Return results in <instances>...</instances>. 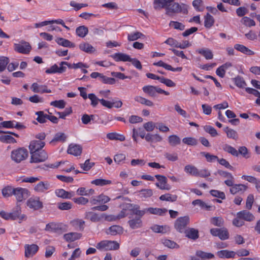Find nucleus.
I'll return each mask as SVG.
<instances>
[{
  "mask_svg": "<svg viewBox=\"0 0 260 260\" xmlns=\"http://www.w3.org/2000/svg\"><path fill=\"white\" fill-rule=\"evenodd\" d=\"M175 0H154V8L159 10L162 8L166 9V13L168 15L174 14L187 13V6L184 4L174 2Z\"/></svg>",
  "mask_w": 260,
  "mask_h": 260,
  "instance_id": "nucleus-1",
  "label": "nucleus"
},
{
  "mask_svg": "<svg viewBox=\"0 0 260 260\" xmlns=\"http://www.w3.org/2000/svg\"><path fill=\"white\" fill-rule=\"evenodd\" d=\"M96 247L99 250H116L119 248L120 245L116 241L103 240L97 244Z\"/></svg>",
  "mask_w": 260,
  "mask_h": 260,
  "instance_id": "nucleus-2",
  "label": "nucleus"
},
{
  "mask_svg": "<svg viewBox=\"0 0 260 260\" xmlns=\"http://www.w3.org/2000/svg\"><path fill=\"white\" fill-rule=\"evenodd\" d=\"M28 156V151L24 148H18L11 152V157L15 162L19 163Z\"/></svg>",
  "mask_w": 260,
  "mask_h": 260,
  "instance_id": "nucleus-3",
  "label": "nucleus"
},
{
  "mask_svg": "<svg viewBox=\"0 0 260 260\" xmlns=\"http://www.w3.org/2000/svg\"><path fill=\"white\" fill-rule=\"evenodd\" d=\"M30 162L39 163L45 161L48 158V154L44 150L31 152Z\"/></svg>",
  "mask_w": 260,
  "mask_h": 260,
  "instance_id": "nucleus-4",
  "label": "nucleus"
},
{
  "mask_svg": "<svg viewBox=\"0 0 260 260\" xmlns=\"http://www.w3.org/2000/svg\"><path fill=\"white\" fill-rule=\"evenodd\" d=\"M142 90L144 92L148 94L149 96L152 97H155L156 95V93L164 94L165 95H168L170 93L160 88L154 86L152 85H146L144 86L142 88Z\"/></svg>",
  "mask_w": 260,
  "mask_h": 260,
  "instance_id": "nucleus-5",
  "label": "nucleus"
},
{
  "mask_svg": "<svg viewBox=\"0 0 260 260\" xmlns=\"http://www.w3.org/2000/svg\"><path fill=\"white\" fill-rule=\"evenodd\" d=\"M189 217L188 216L178 218L174 223L175 229L179 233H184L189 223Z\"/></svg>",
  "mask_w": 260,
  "mask_h": 260,
  "instance_id": "nucleus-6",
  "label": "nucleus"
},
{
  "mask_svg": "<svg viewBox=\"0 0 260 260\" xmlns=\"http://www.w3.org/2000/svg\"><path fill=\"white\" fill-rule=\"evenodd\" d=\"M45 230L52 233H61L66 230V225L61 223L50 222L46 225Z\"/></svg>",
  "mask_w": 260,
  "mask_h": 260,
  "instance_id": "nucleus-7",
  "label": "nucleus"
},
{
  "mask_svg": "<svg viewBox=\"0 0 260 260\" xmlns=\"http://www.w3.org/2000/svg\"><path fill=\"white\" fill-rule=\"evenodd\" d=\"M31 49V47L29 43L24 41H21L20 43H15L14 44V50L23 54H28Z\"/></svg>",
  "mask_w": 260,
  "mask_h": 260,
  "instance_id": "nucleus-8",
  "label": "nucleus"
},
{
  "mask_svg": "<svg viewBox=\"0 0 260 260\" xmlns=\"http://www.w3.org/2000/svg\"><path fill=\"white\" fill-rule=\"evenodd\" d=\"M154 177L158 181L155 183V185L159 189L166 190H170L171 189V186L168 183V179L165 176L155 175Z\"/></svg>",
  "mask_w": 260,
  "mask_h": 260,
  "instance_id": "nucleus-9",
  "label": "nucleus"
},
{
  "mask_svg": "<svg viewBox=\"0 0 260 260\" xmlns=\"http://www.w3.org/2000/svg\"><path fill=\"white\" fill-rule=\"evenodd\" d=\"M51 188L50 183L47 181H40L34 187L35 192L38 193H46Z\"/></svg>",
  "mask_w": 260,
  "mask_h": 260,
  "instance_id": "nucleus-10",
  "label": "nucleus"
},
{
  "mask_svg": "<svg viewBox=\"0 0 260 260\" xmlns=\"http://www.w3.org/2000/svg\"><path fill=\"white\" fill-rule=\"evenodd\" d=\"M28 193L29 191L26 188L17 187L14 188L13 195L18 202H22L28 197Z\"/></svg>",
  "mask_w": 260,
  "mask_h": 260,
  "instance_id": "nucleus-11",
  "label": "nucleus"
},
{
  "mask_svg": "<svg viewBox=\"0 0 260 260\" xmlns=\"http://www.w3.org/2000/svg\"><path fill=\"white\" fill-rule=\"evenodd\" d=\"M26 217L25 214H21V210L20 206H17L15 210L10 212V220H18L19 223L26 220Z\"/></svg>",
  "mask_w": 260,
  "mask_h": 260,
  "instance_id": "nucleus-12",
  "label": "nucleus"
},
{
  "mask_svg": "<svg viewBox=\"0 0 260 260\" xmlns=\"http://www.w3.org/2000/svg\"><path fill=\"white\" fill-rule=\"evenodd\" d=\"M26 204L29 208L35 210L42 209L43 207V203L40 200L39 197L29 198L27 200Z\"/></svg>",
  "mask_w": 260,
  "mask_h": 260,
  "instance_id": "nucleus-13",
  "label": "nucleus"
},
{
  "mask_svg": "<svg viewBox=\"0 0 260 260\" xmlns=\"http://www.w3.org/2000/svg\"><path fill=\"white\" fill-rule=\"evenodd\" d=\"M25 256L27 258L32 257L38 251L39 247L35 244H25L24 246Z\"/></svg>",
  "mask_w": 260,
  "mask_h": 260,
  "instance_id": "nucleus-14",
  "label": "nucleus"
},
{
  "mask_svg": "<svg viewBox=\"0 0 260 260\" xmlns=\"http://www.w3.org/2000/svg\"><path fill=\"white\" fill-rule=\"evenodd\" d=\"M31 89L35 93H49L52 92L51 89L48 88V87L46 85H40L37 83H34L32 84L31 86Z\"/></svg>",
  "mask_w": 260,
  "mask_h": 260,
  "instance_id": "nucleus-15",
  "label": "nucleus"
},
{
  "mask_svg": "<svg viewBox=\"0 0 260 260\" xmlns=\"http://www.w3.org/2000/svg\"><path fill=\"white\" fill-rule=\"evenodd\" d=\"M45 145V143L44 141L40 140H32L30 141L29 145L30 153L43 150Z\"/></svg>",
  "mask_w": 260,
  "mask_h": 260,
  "instance_id": "nucleus-16",
  "label": "nucleus"
},
{
  "mask_svg": "<svg viewBox=\"0 0 260 260\" xmlns=\"http://www.w3.org/2000/svg\"><path fill=\"white\" fill-rule=\"evenodd\" d=\"M110 198L103 194H101L98 196L94 197L90 200L91 205L103 204L109 202Z\"/></svg>",
  "mask_w": 260,
  "mask_h": 260,
  "instance_id": "nucleus-17",
  "label": "nucleus"
},
{
  "mask_svg": "<svg viewBox=\"0 0 260 260\" xmlns=\"http://www.w3.org/2000/svg\"><path fill=\"white\" fill-rule=\"evenodd\" d=\"M236 215L238 216L239 218H241L243 221L248 222L252 221L255 219V217L252 213L245 210L237 212Z\"/></svg>",
  "mask_w": 260,
  "mask_h": 260,
  "instance_id": "nucleus-18",
  "label": "nucleus"
},
{
  "mask_svg": "<svg viewBox=\"0 0 260 260\" xmlns=\"http://www.w3.org/2000/svg\"><path fill=\"white\" fill-rule=\"evenodd\" d=\"M186 237L195 241L199 238V230L193 228H189L184 231Z\"/></svg>",
  "mask_w": 260,
  "mask_h": 260,
  "instance_id": "nucleus-19",
  "label": "nucleus"
},
{
  "mask_svg": "<svg viewBox=\"0 0 260 260\" xmlns=\"http://www.w3.org/2000/svg\"><path fill=\"white\" fill-rule=\"evenodd\" d=\"M66 72V68L61 66H58L56 63L45 70L47 74H62Z\"/></svg>",
  "mask_w": 260,
  "mask_h": 260,
  "instance_id": "nucleus-20",
  "label": "nucleus"
},
{
  "mask_svg": "<svg viewBox=\"0 0 260 260\" xmlns=\"http://www.w3.org/2000/svg\"><path fill=\"white\" fill-rule=\"evenodd\" d=\"M230 189L231 193L233 194H236L239 192L243 193L247 189V186L242 184H234V182H233V184Z\"/></svg>",
  "mask_w": 260,
  "mask_h": 260,
  "instance_id": "nucleus-21",
  "label": "nucleus"
},
{
  "mask_svg": "<svg viewBox=\"0 0 260 260\" xmlns=\"http://www.w3.org/2000/svg\"><path fill=\"white\" fill-rule=\"evenodd\" d=\"M82 151V148L80 145L71 144L69 146L67 152L70 154L78 156L81 155Z\"/></svg>",
  "mask_w": 260,
  "mask_h": 260,
  "instance_id": "nucleus-22",
  "label": "nucleus"
},
{
  "mask_svg": "<svg viewBox=\"0 0 260 260\" xmlns=\"http://www.w3.org/2000/svg\"><path fill=\"white\" fill-rule=\"evenodd\" d=\"M162 140V137L158 134L147 133L146 135V141L150 143L160 142Z\"/></svg>",
  "mask_w": 260,
  "mask_h": 260,
  "instance_id": "nucleus-23",
  "label": "nucleus"
},
{
  "mask_svg": "<svg viewBox=\"0 0 260 260\" xmlns=\"http://www.w3.org/2000/svg\"><path fill=\"white\" fill-rule=\"evenodd\" d=\"M218 173L220 176L227 178L224 182L227 186L232 185L233 182H235L234 177L231 173L221 170H219Z\"/></svg>",
  "mask_w": 260,
  "mask_h": 260,
  "instance_id": "nucleus-24",
  "label": "nucleus"
},
{
  "mask_svg": "<svg viewBox=\"0 0 260 260\" xmlns=\"http://www.w3.org/2000/svg\"><path fill=\"white\" fill-rule=\"evenodd\" d=\"M234 49L247 55H252L254 54L253 51L242 44H236L234 45Z\"/></svg>",
  "mask_w": 260,
  "mask_h": 260,
  "instance_id": "nucleus-25",
  "label": "nucleus"
},
{
  "mask_svg": "<svg viewBox=\"0 0 260 260\" xmlns=\"http://www.w3.org/2000/svg\"><path fill=\"white\" fill-rule=\"evenodd\" d=\"M82 237L81 233L76 232H70L63 235L64 240L67 242H73L80 239Z\"/></svg>",
  "mask_w": 260,
  "mask_h": 260,
  "instance_id": "nucleus-26",
  "label": "nucleus"
},
{
  "mask_svg": "<svg viewBox=\"0 0 260 260\" xmlns=\"http://www.w3.org/2000/svg\"><path fill=\"white\" fill-rule=\"evenodd\" d=\"M216 254L221 258H234L235 257L236 252L228 250H221L217 251Z\"/></svg>",
  "mask_w": 260,
  "mask_h": 260,
  "instance_id": "nucleus-27",
  "label": "nucleus"
},
{
  "mask_svg": "<svg viewBox=\"0 0 260 260\" xmlns=\"http://www.w3.org/2000/svg\"><path fill=\"white\" fill-rule=\"evenodd\" d=\"M111 57L113 58V59L117 62L118 61H129L130 60L131 57L129 55L123 53H115L112 55Z\"/></svg>",
  "mask_w": 260,
  "mask_h": 260,
  "instance_id": "nucleus-28",
  "label": "nucleus"
},
{
  "mask_svg": "<svg viewBox=\"0 0 260 260\" xmlns=\"http://www.w3.org/2000/svg\"><path fill=\"white\" fill-rule=\"evenodd\" d=\"M131 206L133 207L131 209V212L133 214L137 215V217L142 218L147 213L146 208L140 210V207L138 205L131 204Z\"/></svg>",
  "mask_w": 260,
  "mask_h": 260,
  "instance_id": "nucleus-29",
  "label": "nucleus"
},
{
  "mask_svg": "<svg viewBox=\"0 0 260 260\" xmlns=\"http://www.w3.org/2000/svg\"><path fill=\"white\" fill-rule=\"evenodd\" d=\"M86 216L92 222H98L104 218L105 214H99L92 212H88L86 213Z\"/></svg>",
  "mask_w": 260,
  "mask_h": 260,
  "instance_id": "nucleus-30",
  "label": "nucleus"
},
{
  "mask_svg": "<svg viewBox=\"0 0 260 260\" xmlns=\"http://www.w3.org/2000/svg\"><path fill=\"white\" fill-rule=\"evenodd\" d=\"M147 212H149L150 214L157 215L159 216L164 215L168 211L166 208H153L149 207L146 208Z\"/></svg>",
  "mask_w": 260,
  "mask_h": 260,
  "instance_id": "nucleus-31",
  "label": "nucleus"
},
{
  "mask_svg": "<svg viewBox=\"0 0 260 260\" xmlns=\"http://www.w3.org/2000/svg\"><path fill=\"white\" fill-rule=\"evenodd\" d=\"M130 228L132 229H137L142 227V220L141 218L137 217L133 218L128 221Z\"/></svg>",
  "mask_w": 260,
  "mask_h": 260,
  "instance_id": "nucleus-32",
  "label": "nucleus"
},
{
  "mask_svg": "<svg viewBox=\"0 0 260 260\" xmlns=\"http://www.w3.org/2000/svg\"><path fill=\"white\" fill-rule=\"evenodd\" d=\"M151 230L156 233H167L170 231V227L168 225H159L155 224L150 228Z\"/></svg>",
  "mask_w": 260,
  "mask_h": 260,
  "instance_id": "nucleus-33",
  "label": "nucleus"
},
{
  "mask_svg": "<svg viewBox=\"0 0 260 260\" xmlns=\"http://www.w3.org/2000/svg\"><path fill=\"white\" fill-rule=\"evenodd\" d=\"M79 49L87 53H92L95 51V48L90 44L87 42H82L79 45Z\"/></svg>",
  "mask_w": 260,
  "mask_h": 260,
  "instance_id": "nucleus-34",
  "label": "nucleus"
},
{
  "mask_svg": "<svg viewBox=\"0 0 260 260\" xmlns=\"http://www.w3.org/2000/svg\"><path fill=\"white\" fill-rule=\"evenodd\" d=\"M184 172L191 176H197L198 173V169L193 165H187L185 166L184 169Z\"/></svg>",
  "mask_w": 260,
  "mask_h": 260,
  "instance_id": "nucleus-35",
  "label": "nucleus"
},
{
  "mask_svg": "<svg viewBox=\"0 0 260 260\" xmlns=\"http://www.w3.org/2000/svg\"><path fill=\"white\" fill-rule=\"evenodd\" d=\"M196 255L201 259H210L214 257V255L210 252H206L202 250H197L196 252Z\"/></svg>",
  "mask_w": 260,
  "mask_h": 260,
  "instance_id": "nucleus-36",
  "label": "nucleus"
},
{
  "mask_svg": "<svg viewBox=\"0 0 260 260\" xmlns=\"http://www.w3.org/2000/svg\"><path fill=\"white\" fill-rule=\"evenodd\" d=\"M215 22L213 17L207 13L204 16V26L206 28H210L213 26Z\"/></svg>",
  "mask_w": 260,
  "mask_h": 260,
  "instance_id": "nucleus-37",
  "label": "nucleus"
},
{
  "mask_svg": "<svg viewBox=\"0 0 260 260\" xmlns=\"http://www.w3.org/2000/svg\"><path fill=\"white\" fill-rule=\"evenodd\" d=\"M84 221L81 219H74L71 221V224L77 231H82L84 228Z\"/></svg>",
  "mask_w": 260,
  "mask_h": 260,
  "instance_id": "nucleus-38",
  "label": "nucleus"
},
{
  "mask_svg": "<svg viewBox=\"0 0 260 260\" xmlns=\"http://www.w3.org/2000/svg\"><path fill=\"white\" fill-rule=\"evenodd\" d=\"M107 138L110 140H119L121 142L125 140L123 135L117 133H109L107 134Z\"/></svg>",
  "mask_w": 260,
  "mask_h": 260,
  "instance_id": "nucleus-39",
  "label": "nucleus"
},
{
  "mask_svg": "<svg viewBox=\"0 0 260 260\" xmlns=\"http://www.w3.org/2000/svg\"><path fill=\"white\" fill-rule=\"evenodd\" d=\"M94 193L93 189H86L85 187H80L76 191V194L81 196H89Z\"/></svg>",
  "mask_w": 260,
  "mask_h": 260,
  "instance_id": "nucleus-40",
  "label": "nucleus"
},
{
  "mask_svg": "<svg viewBox=\"0 0 260 260\" xmlns=\"http://www.w3.org/2000/svg\"><path fill=\"white\" fill-rule=\"evenodd\" d=\"M199 54L203 55L206 59H211L213 57L212 52L207 48H201L197 51Z\"/></svg>",
  "mask_w": 260,
  "mask_h": 260,
  "instance_id": "nucleus-41",
  "label": "nucleus"
},
{
  "mask_svg": "<svg viewBox=\"0 0 260 260\" xmlns=\"http://www.w3.org/2000/svg\"><path fill=\"white\" fill-rule=\"evenodd\" d=\"M224 131L226 134V136L228 138L232 139L235 140H238V134L235 130L228 127H226L224 128Z\"/></svg>",
  "mask_w": 260,
  "mask_h": 260,
  "instance_id": "nucleus-42",
  "label": "nucleus"
},
{
  "mask_svg": "<svg viewBox=\"0 0 260 260\" xmlns=\"http://www.w3.org/2000/svg\"><path fill=\"white\" fill-rule=\"evenodd\" d=\"M159 199L160 201H168L174 202L177 201V196L176 194H172L169 193H167L161 195L159 197Z\"/></svg>",
  "mask_w": 260,
  "mask_h": 260,
  "instance_id": "nucleus-43",
  "label": "nucleus"
},
{
  "mask_svg": "<svg viewBox=\"0 0 260 260\" xmlns=\"http://www.w3.org/2000/svg\"><path fill=\"white\" fill-rule=\"evenodd\" d=\"M35 114L37 115L36 120L40 123H44L47 122L48 118V114L44 113V111H37L36 112Z\"/></svg>",
  "mask_w": 260,
  "mask_h": 260,
  "instance_id": "nucleus-44",
  "label": "nucleus"
},
{
  "mask_svg": "<svg viewBox=\"0 0 260 260\" xmlns=\"http://www.w3.org/2000/svg\"><path fill=\"white\" fill-rule=\"evenodd\" d=\"M56 43L59 45L66 47H74L75 45L68 40L62 38H58L56 40Z\"/></svg>",
  "mask_w": 260,
  "mask_h": 260,
  "instance_id": "nucleus-45",
  "label": "nucleus"
},
{
  "mask_svg": "<svg viewBox=\"0 0 260 260\" xmlns=\"http://www.w3.org/2000/svg\"><path fill=\"white\" fill-rule=\"evenodd\" d=\"M168 142L172 146H175L179 145L181 143L180 138L176 135H172L168 137Z\"/></svg>",
  "mask_w": 260,
  "mask_h": 260,
  "instance_id": "nucleus-46",
  "label": "nucleus"
},
{
  "mask_svg": "<svg viewBox=\"0 0 260 260\" xmlns=\"http://www.w3.org/2000/svg\"><path fill=\"white\" fill-rule=\"evenodd\" d=\"M91 183L96 186H103L111 184L112 181L110 180L100 178L92 180L91 182Z\"/></svg>",
  "mask_w": 260,
  "mask_h": 260,
  "instance_id": "nucleus-47",
  "label": "nucleus"
},
{
  "mask_svg": "<svg viewBox=\"0 0 260 260\" xmlns=\"http://www.w3.org/2000/svg\"><path fill=\"white\" fill-rule=\"evenodd\" d=\"M222 149L225 152L231 154L234 156L237 157L239 155V153L236 149L230 145H224L222 147Z\"/></svg>",
  "mask_w": 260,
  "mask_h": 260,
  "instance_id": "nucleus-48",
  "label": "nucleus"
},
{
  "mask_svg": "<svg viewBox=\"0 0 260 260\" xmlns=\"http://www.w3.org/2000/svg\"><path fill=\"white\" fill-rule=\"evenodd\" d=\"M108 230L109 234L111 235H116L117 234H121L123 233L122 227L117 225L110 226Z\"/></svg>",
  "mask_w": 260,
  "mask_h": 260,
  "instance_id": "nucleus-49",
  "label": "nucleus"
},
{
  "mask_svg": "<svg viewBox=\"0 0 260 260\" xmlns=\"http://www.w3.org/2000/svg\"><path fill=\"white\" fill-rule=\"evenodd\" d=\"M194 9L198 12H202L204 10L203 0H194L192 3Z\"/></svg>",
  "mask_w": 260,
  "mask_h": 260,
  "instance_id": "nucleus-50",
  "label": "nucleus"
},
{
  "mask_svg": "<svg viewBox=\"0 0 260 260\" xmlns=\"http://www.w3.org/2000/svg\"><path fill=\"white\" fill-rule=\"evenodd\" d=\"M88 32V28L84 25L79 26L76 29V35L81 38H84Z\"/></svg>",
  "mask_w": 260,
  "mask_h": 260,
  "instance_id": "nucleus-51",
  "label": "nucleus"
},
{
  "mask_svg": "<svg viewBox=\"0 0 260 260\" xmlns=\"http://www.w3.org/2000/svg\"><path fill=\"white\" fill-rule=\"evenodd\" d=\"M0 141L6 143H15L16 139L10 135H4L0 136Z\"/></svg>",
  "mask_w": 260,
  "mask_h": 260,
  "instance_id": "nucleus-52",
  "label": "nucleus"
},
{
  "mask_svg": "<svg viewBox=\"0 0 260 260\" xmlns=\"http://www.w3.org/2000/svg\"><path fill=\"white\" fill-rule=\"evenodd\" d=\"M135 100L138 103L149 107H152L153 106V103L152 102L141 96H135Z\"/></svg>",
  "mask_w": 260,
  "mask_h": 260,
  "instance_id": "nucleus-53",
  "label": "nucleus"
},
{
  "mask_svg": "<svg viewBox=\"0 0 260 260\" xmlns=\"http://www.w3.org/2000/svg\"><path fill=\"white\" fill-rule=\"evenodd\" d=\"M139 196L141 198L146 199L153 195V190L151 189H143L139 191Z\"/></svg>",
  "mask_w": 260,
  "mask_h": 260,
  "instance_id": "nucleus-54",
  "label": "nucleus"
},
{
  "mask_svg": "<svg viewBox=\"0 0 260 260\" xmlns=\"http://www.w3.org/2000/svg\"><path fill=\"white\" fill-rule=\"evenodd\" d=\"M9 61L10 60L8 57L0 56V73L5 70Z\"/></svg>",
  "mask_w": 260,
  "mask_h": 260,
  "instance_id": "nucleus-55",
  "label": "nucleus"
},
{
  "mask_svg": "<svg viewBox=\"0 0 260 260\" xmlns=\"http://www.w3.org/2000/svg\"><path fill=\"white\" fill-rule=\"evenodd\" d=\"M210 222L214 226L219 227L224 224V220L221 217H213L211 218Z\"/></svg>",
  "mask_w": 260,
  "mask_h": 260,
  "instance_id": "nucleus-56",
  "label": "nucleus"
},
{
  "mask_svg": "<svg viewBox=\"0 0 260 260\" xmlns=\"http://www.w3.org/2000/svg\"><path fill=\"white\" fill-rule=\"evenodd\" d=\"M143 36H144V35L142 33L139 31H136L128 34L127 40L130 42L134 41L141 38Z\"/></svg>",
  "mask_w": 260,
  "mask_h": 260,
  "instance_id": "nucleus-57",
  "label": "nucleus"
},
{
  "mask_svg": "<svg viewBox=\"0 0 260 260\" xmlns=\"http://www.w3.org/2000/svg\"><path fill=\"white\" fill-rule=\"evenodd\" d=\"M241 178L250 183L254 184L256 188H257V184H260V180L252 176L243 175L241 177Z\"/></svg>",
  "mask_w": 260,
  "mask_h": 260,
  "instance_id": "nucleus-58",
  "label": "nucleus"
},
{
  "mask_svg": "<svg viewBox=\"0 0 260 260\" xmlns=\"http://www.w3.org/2000/svg\"><path fill=\"white\" fill-rule=\"evenodd\" d=\"M200 154L202 155L205 156V157L206 159V160L208 162H212L213 161H215V160H218V157L216 155H214L213 154H211L210 153L208 152H201Z\"/></svg>",
  "mask_w": 260,
  "mask_h": 260,
  "instance_id": "nucleus-59",
  "label": "nucleus"
},
{
  "mask_svg": "<svg viewBox=\"0 0 260 260\" xmlns=\"http://www.w3.org/2000/svg\"><path fill=\"white\" fill-rule=\"evenodd\" d=\"M210 194L221 200L225 199V194L224 192L218 190L212 189L210 191Z\"/></svg>",
  "mask_w": 260,
  "mask_h": 260,
  "instance_id": "nucleus-60",
  "label": "nucleus"
},
{
  "mask_svg": "<svg viewBox=\"0 0 260 260\" xmlns=\"http://www.w3.org/2000/svg\"><path fill=\"white\" fill-rule=\"evenodd\" d=\"M239 154L241 155L245 158H249L250 157V153L245 146H240L237 150Z\"/></svg>",
  "mask_w": 260,
  "mask_h": 260,
  "instance_id": "nucleus-61",
  "label": "nucleus"
},
{
  "mask_svg": "<svg viewBox=\"0 0 260 260\" xmlns=\"http://www.w3.org/2000/svg\"><path fill=\"white\" fill-rule=\"evenodd\" d=\"M162 243L166 247H167L169 248L178 249L179 248V245L178 244H177L175 242L169 239L164 240Z\"/></svg>",
  "mask_w": 260,
  "mask_h": 260,
  "instance_id": "nucleus-62",
  "label": "nucleus"
},
{
  "mask_svg": "<svg viewBox=\"0 0 260 260\" xmlns=\"http://www.w3.org/2000/svg\"><path fill=\"white\" fill-rule=\"evenodd\" d=\"M169 26L175 29L180 30H183L185 29V25L183 23L178 21H171L169 23Z\"/></svg>",
  "mask_w": 260,
  "mask_h": 260,
  "instance_id": "nucleus-63",
  "label": "nucleus"
},
{
  "mask_svg": "<svg viewBox=\"0 0 260 260\" xmlns=\"http://www.w3.org/2000/svg\"><path fill=\"white\" fill-rule=\"evenodd\" d=\"M218 237L222 240H225L229 238V233L226 228L219 229Z\"/></svg>",
  "mask_w": 260,
  "mask_h": 260,
  "instance_id": "nucleus-64",
  "label": "nucleus"
}]
</instances>
